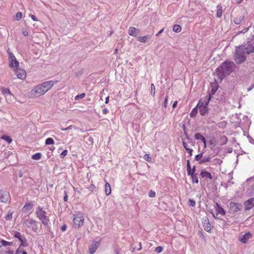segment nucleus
<instances>
[{
    "label": "nucleus",
    "instance_id": "25",
    "mask_svg": "<svg viewBox=\"0 0 254 254\" xmlns=\"http://www.w3.org/2000/svg\"><path fill=\"white\" fill-rule=\"evenodd\" d=\"M0 248L3 246L4 247L11 246L12 242H7L4 240L0 239Z\"/></svg>",
    "mask_w": 254,
    "mask_h": 254
},
{
    "label": "nucleus",
    "instance_id": "16",
    "mask_svg": "<svg viewBox=\"0 0 254 254\" xmlns=\"http://www.w3.org/2000/svg\"><path fill=\"white\" fill-rule=\"evenodd\" d=\"M128 34L130 36L135 37L140 32V30L137 29L134 27H130L128 29Z\"/></svg>",
    "mask_w": 254,
    "mask_h": 254
},
{
    "label": "nucleus",
    "instance_id": "1",
    "mask_svg": "<svg viewBox=\"0 0 254 254\" xmlns=\"http://www.w3.org/2000/svg\"><path fill=\"white\" fill-rule=\"evenodd\" d=\"M234 65L233 62L226 61L216 68V76L220 82H221L226 76L229 75L232 73Z\"/></svg>",
    "mask_w": 254,
    "mask_h": 254
},
{
    "label": "nucleus",
    "instance_id": "7",
    "mask_svg": "<svg viewBox=\"0 0 254 254\" xmlns=\"http://www.w3.org/2000/svg\"><path fill=\"white\" fill-rule=\"evenodd\" d=\"M229 205L230 208L229 212L230 213H235L239 210H241L243 208V205L242 204L234 202H231Z\"/></svg>",
    "mask_w": 254,
    "mask_h": 254
},
{
    "label": "nucleus",
    "instance_id": "57",
    "mask_svg": "<svg viewBox=\"0 0 254 254\" xmlns=\"http://www.w3.org/2000/svg\"><path fill=\"white\" fill-rule=\"evenodd\" d=\"M22 33L23 36H28V32L26 30H22Z\"/></svg>",
    "mask_w": 254,
    "mask_h": 254
},
{
    "label": "nucleus",
    "instance_id": "31",
    "mask_svg": "<svg viewBox=\"0 0 254 254\" xmlns=\"http://www.w3.org/2000/svg\"><path fill=\"white\" fill-rule=\"evenodd\" d=\"M197 111H198V108H197V107H196L195 108H194L191 110V111L190 112V117H191V118L195 117L197 113Z\"/></svg>",
    "mask_w": 254,
    "mask_h": 254
},
{
    "label": "nucleus",
    "instance_id": "52",
    "mask_svg": "<svg viewBox=\"0 0 254 254\" xmlns=\"http://www.w3.org/2000/svg\"><path fill=\"white\" fill-rule=\"evenodd\" d=\"M67 200H68V193L66 190H65L64 191V202H66L67 201Z\"/></svg>",
    "mask_w": 254,
    "mask_h": 254
},
{
    "label": "nucleus",
    "instance_id": "5",
    "mask_svg": "<svg viewBox=\"0 0 254 254\" xmlns=\"http://www.w3.org/2000/svg\"><path fill=\"white\" fill-rule=\"evenodd\" d=\"M84 220V217L81 213L78 212L77 214H74L73 223L74 227L76 229L80 228L83 225Z\"/></svg>",
    "mask_w": 254,
    "mask_h": 254
},
{
    "label": "nucleus",
    "instance_id": "15",
    "mask_svg": "<svg viewBox=\"0 0 254 254\" xmlns=\"http://www.w3.org/2000/svg\"><path fill=\"white\" fill-rule=\"evenodd\" d=\"M34 206V202L32 201L26 202L22 208L24 212H27L31 210Z\"/></svg>",
    "mask_w": 254,
    "mask_h": 254
},
{
    "label": "nucleus",
    "instance_id": "13",
    "mask_svg": "<svg viewBox=\"0 0 254 254\" xmlns=\"http://www.w3.org/2000/svg\"><path fill=\"white\" fill-rule=\"evenodd\" d=\"M245 209L246 211L249 210L254 207V197L251 198L246 200L244 203Z\"/></svg>",
    "mask_w": 254,
    "mask_h": 254
},
{
    "label": "nucleus",
    "instance_id": "45",
    "mask_svg": "<svg viewBox=\"0 0 254 254\" xmlns=\"http://www.w3.org/2000/svg\"><path fill=\"white\" fill-rule=\"evenodd\" d=\"M203 136L199 132H197L194 135V138L196 140H200Z\"/></svg>",
    "mask_w": 254,
    "mask_h": 254
},
{
    "label": "nucleus",
    "instance_id": "26",
    "mask_svg": "<svg viewBox=\"0 0 254 254\" xmlns=\"http://www.w3.org/2000/svg\"><path fill=\"white\" fill-rule=\"evenodd\" d=\"M13 235L14 238L17 239L19 241H21L23 238H25L24 235H22L20 232L17 231H15L14 232Z\"/></svg>",
    "mask_w": 254,
    "mask_h": 254
},
{
    "label": "nucleus",
    "instance_id": "18",
    "mask_svg": "<svg viewBox=\"0 0 254 254\" xmlns=\"http://www.w3.org/2000/svg\"><path fill=\"white\" fill-rule=\"evenodd\" d=\"M252 235L250 232H247L243 235L242 237L240 239V241L244 244H246L247 241L250 239Z\"/></svg>",
    "mask_w": 254,
    "mask_h": 254
},
{
    "label": "nucleus",
    "instance_id": "59",
    "mask_svg": "<svg viewBox=\"0 0 254 254\" xmlns=\"http://www.w3.org/2000/svg\"><path fill=\"white\" fill-rule=\"evenodd\" d=\"M66 228H67V226L65 224H64V225H63L61 227V230L63 232H64L66 231Z\"/></svg>",
    "mask_w": 254,
    "mask_h": 254
},
{
    "label": "nucleus",
    "instance_id": "29",
    "mask_svg": "<svg viewBox=\"0 0 254 254\" xmlns=\"http://www.w3.org/2000/svg\"><path fill=\"white\" fill-rule=\"evenodd\" d=\"M211 98L212 97H211L210 95H208L206 98L203 99L204 106L207 107Z\"/></svg>",
    "mask_w": 254,
    "mask_h": 254
},
{
    "label": "nucleus",
    "instance_id": "44",
    "mask_svg": "<svg viewBox=\"0 0 254 254\" xmlns=\"http://www.w3.org/2000/svg\"><path fill=\"white\" fill-rule=\"evenodd\" d=\"M143 158L144 160H145L146 161H147L149 162L151 161V157L150 156V155L149 154H145L143 156Z\"/></svg>",
    "mask_w": 254,
    "mask_h": 254
},
{
    "label": "nucleus",
    "instance_id": "48",
    "mask_svg": "<svg viewBox=\"0 0 254 254\" xmlns=\"http://www.w3.org/2000/svg\"><path fill=\"white\" fill-rule=\"evenodd\" d=\"M163 248L161 246H158L155 248V252L157 253H160L162 252Z\"/></svg>",
    "mask_w": 254,
    "mask_h": 254
},
{
    "label": "nucleus",
    "instance_id": "36",
    "mask_svg": "<svg viewBox=\"0 0 254 254\" xmlns=\"http://www.w3.org/2000/svg\"><path fill=\"white\" fill-rule=\"evenodd\" d=\"M54 140L52 138L49 137L45 141L46 145H52L54 144Z\"/></svg>",
    "mask_w": 254,
    "mask_h": 254
},
{
    "label": "nucleus",
    "instance_id": "10",
    "mask_svg": "<svg viewBox=\"0 0 254 254\" xmlns=\"http://www.w3.org/2000/svg\"><path fill=\"white\" fill-rule=\"evenodd\" d=\"M202 223L204 230L209 232H211V228L209 222V220L207 217H203L202 219Z\"/></svg>",
    "mask_w": 254,
    "mask_h": 254
},
{
    "label": "nucleus",
    "instance_id": "30",
    "mask_svg": "<svg viewBox=\"0 0 254 254\" xmlns=\"http://www.w3.org/2000/svg\"><path fill=\"white\" fill-rule=\"evenodd\" d=\"M216 16L218 18L220 17L222 13V7L220 5H218Z\"/></svg>",
    "mask_w": 254,
    "mask_h": 254
},
{
    "label": "nucleus",
    "instance_id": "51",
    "mask_svg": "<svg viewBox=\"0 0 254 254\" xmlns=\"http://www.w3.org/2000/svg\"><path fill=\"white\" fill-rule=\"evenodd\" d=\"M156 193L154 191L152 190H150L148 193V196L150 197H155Z\"/></svg>",
    "mask_w": 254,
    "mask_h": 254
},
{
    "label": "nucleus",
    "instance_id": "32",
    "mask_svg": "<svg viewBox=\"0 0 254 254\" xmlns=\"http://www.w3.org/2000/svg\"><path fill=\"white\" fill-rule=\"evenodd\" d=\"M1 138L3 140H4L6 142H7L8 143H10L12 139L10 138L9 136L6 135H3L1 137Z\"/></svg>",
    "mask_w": 254,
    "mask_h": 254
},
{
    "label": "nucleus",
    "instance_id": "56",
    "mask_svg": "<svg viewBox=\"0 0 254 254\" xmlns=\"http://www.w3.org/2000/svg\"><path fill=\"white\" fill-rule=\"evenodd\" d=\"M185 127H184V134L186 136V138L188 140H191V139L189 137V136H188L186 131L185 130Z\"/></svg>",
    "mask_w": 254,
    "mask_h": 254
},
{
    "label": "nucleus",
    "instance_id": "23",
    "mask_svg": "<svg viewBox=\"0 0 254 254\" xmlns=\"http://www.w3.org/2000/svg\"><path fill=\"white\" fill-rule=\"evenodd\" d=\"M150 38L151 36L148 34L144 36L139 37L137 40L140 42L145 43H146L147 39H150Z\"/></svg>",
    "mask_w": 254,
    "mask_h": 254
},
{
    "label": "nucleus",
    "instance_id": "4",
    "mask_svg": "<svg viewBox=\"0 0 254 254\" xmlns=\"http://www.w3.org/2000/svg\"><path fill=\"white\" fill-rule=\"evenodd\" d=\"M45 93L46 92L44 87H42V85L40 84L31 90L30 94L31 97H37L44 95Z\"/></svg>",
    "mask_w": 254,
    "mask_h": 254
},
{
    "label": "nucleus",
    "instance_id": "6",
    "mask_svg": "<svg viewBox=\"0 0 254 254\" xmlns=\"http://www.w3.org/2000/svg\"><path fill=\"white\" fill-rule=\"evenodd\" d=\"M23 224L26 227L31 229L34 232H37L38 229L37 221L32 218H28L24 221Z\"/></svg>",
    "mask_w": 254,
    "mask_h": 254
},
{
    "label": "nucleus",
    "instance_id": "61",
    "mask_svg": "<svg viewBox=\"0 0 254 254\" xmlns=\"http://www.w3.org/2000/svg\"><path fill=\"white\" fill-rule=\"evenodd\" d=\"M186 151L190 154V156L192 155V153L193 151V150L192 149L189 148Z\"/></svg>",
    "mask_w": 254,
    "mask_h": 254
},
{
    "label": "nucleus",
    "instance_id": "37",
    "mask_svg": "<svg viewBox=\"0 0 254 254\" xmlns=\"http://www.w3.org/2000/svg\"><path fill=\"white\" fill-rule=\"evenodd\" d=\"M216 211L218 214H220L222 215H224L225 214V211L221 206L219 208H216Z\"/></svg>",
    "mask_w": 254,
    "mask_h": 254
},
{
    "label": "nucleus",
    "instance_id": "2",
    "mask_svg": "<svg viewBox=\"0 0 254 254\" xmlns=\"http://www.w3.org/2000/svg\"><path fill=\"white\" fill-rule=\"evenodd\" d=\"M35 214L37 217L41 221V223L47 228L49 227L50 219L47 215V212L43 207L38 206L36 209Z\"/></svg>",
    "mask_w": 254,
    "mask_h": 254
},
{
    "label": "nucleus",
    "instance_id": "17",
    "mask_svg": "<svg viewBox=\"0 0 254 254\" xmlns=\"http://www.w3.org/2000/svg\"><path fill=\"white\" fill-rule=\"evenodd\" d=\"M218 87V85L217 83H213L211 84V89L210 91L208 93V95H210L212 97V96L214 95L216 92L217 91Z\"/></svg>",
    "mask_w": 254,
    "mask_h": 254
},
{
    "label": "nucleus",
    "instance_id": "3",
    "mask_svg": "<svg viewBox=\"0 0 254 254\" xmlns=\"http://www.w3.org/2000/svg\"><path fill=\"white\" fill-rule=\"evenodd\" d=\"M243 49H244L243 47L239 46L237 47L235 52L234 61L238 64H242L246 60V53L244 52Z\"/></svg>",
    "mask_w": 254,
    "mask_h": 254
},
{
    "label": "nucleus",
    "instance_id": "11",
    "mask_svg": "<svg viewBox=\"0 0 254 254\" xmlns=\"http://www.w3.org/2000/svg\"><path fill=\"white\" fill-rule=\"evenodd\" d=\"M15 73L19 79L23 80L26 77V72L23 69L17 68L15 70Z\"/></svg>",
    "mask_w": 254,
    "mask_h": 254
},
{
    "label": "nucleus",
    "instance_id": "40",
    "mask_svg": "<svg viewBox=\"0 0 254 254\" xmlns=\"http://www.w3.org/2000/svg\"><path fill=\"white\" fill-rule=\"evenodd\" d=\"M155 93V85L153 83H152L151 84V91H150V94L152 96H154Z\"/></svg>",
    "mask_w": 254,
    "mask_h": 254
},
{
    "label": "nucleus",
    "instance_id": "34",
    "mask_svg": "<svg viewBox=\"0 0 254 254\" xmlns=\"http://www.w3.org/2000/svg\"><path fill=\"white\" fill-rule=\"evenodd\" d=\"M42 156V154L40 152L36 153L32 156V159L33 160H39Z\"/></svg>",
    "mask_w": 254,
    "mask_h": 254
},
{
    "label": "nucleus",
    "instance_id": "38",
    "mask_svg": "<svg viewBox=\"0 0 254 254\" xmlns=\"http://www.w3.org/2000/svg\"><path fill=\"white\" fill-rule=\"evenodd\" d=\"M197 175H198V174L196 173L195 174L193 175V176H190V177L192 179V183H196V184H197L198 183Z\"/></svg>",
    "mask_w": 254,
    "mask_h": 254
},
{
    "label": "nucleus",
    "instance_id": "19",
    "mask_svg": "<svg viewBox=\"0 0 254 254\" xmlns=\"http://www.w3.org/2000/svg\"><path fill=\"white\" fill-rule=\"evenodd\" d=\"M200 175L201 176V178H204L209 179L210 180L212 179V176L211 174L209 172L206 171L205 170H202L201 171Z\"/></svg>",
    "mask_w": 254,
    "mask_h": 254
},
{
    "label": "nucleus",
    "instance_id": "42",
    "mask_svg": "<svg viewBox=\"0 0 254 254\" xmlns=\"http://www.w3.org/2000/svg\"><path fill=\"white\" fill-rule=\"evenodd\" d=\"M1 90H2V92L3 94H4L5 95H11V93L9 89L2 88Z\"/></svg>",
    "mask_w": 254,
    "mask_h": 254
},
{
    "label": "nucleus",
    "instance_id": "54",
    "mask_svg": "<svg viewBox=\"0 0 254 254\" xmlns=\"http://www.w3.org/2000/svg\"><path fill=\"white\" fill-rule=\"evenodd\" d=\"M23 249H21V247H19L18 248L15 252V254H20L22 253V251H24Z\"/></svg>",
    "mask_w": 254,
    "mask_h": 254
},
{
    "label": "nucleus",
    "instance_id": "63",
    "mask_svg": "<svg viewBox=\"0 0 254 254\" xmlns=\"http://www.w3.org/2000/svg\"><path fill=\"white\" fill-rule=\"evenodd\" d=\"M83 72V69H82L81 70H80L77 73H76V76H79V75H81Z\"/></svg>",
    "mask_w": 254,
    "mask_h": 254
},
{
    "label": "nucleus",
    "instance_id": "55",
    "mask_svg": "<svg viewBox=\"0 0 254 254\" xmlns=\"http://www.w3.org/2000/svg\"><path fill=\"white\" fill-rule=\"evenodd\" d=\"M167 104H168V96H167L165 97V100H164V104H163V106H164V107L165 108H167Z\"/></svg>",
    "mask_w": 254,
    "mask_h": 254
},
{
    "label": "nucleus",
    "instance_id": "24",
    "mask_svg": "<svg viewBox=\"0 0 254 254\" xmlns=\"http://www.w3.org/2000/svg\"><path fill=\"white\" fill-rule=\"evenodd\" d=\"M105 191L106 194L109 195L111 193V189L110 185L109 183H106L105 185Z\"/></svg>",
    "mask_w": 254,
    "mask_h": 254
},
{
    "label": "nucleus",
    "instance_id": "39",
    "mask_svg": "<svg viewBox=\"0 0 254 254\" xmlns=\"http://www.w3.org/2000/svg\"><path fill=\"white\" fill-rule=\"evenodd\" d=\"M12 212L9 211L7 214L5 216V218L7 221H9L12 219Z\"/></svg>",
    "mask_w": 254,
    "mask_h": 254
},
{
    "label": "nucleus",
    "instance_id": "33",
    "mask_svg": "<svg viewBox=\"0 0 254 254\" xmlns=\"http://www.w3.org/2000/svg\"><path fill=\"white\" fill-rule=\"evenodd\" d=\"M243 19H244L243 16H240L239 17L235 18L233 21L235 24L238 25L241 23V22L243 20Z\"/></svg>",
    "mask_w": 254,
    "mask_h": 254
},
{
    "label": "nucleus",
    "instance_id": "43",
    "mask_svg": "<svg viewBox=\"0 0 254 254\" xmlns=\"http://www.w3.org/2000/svg\"><path fill=\"white\" fill-rule=\"evenodd\" d=\"M20 245L19 247H26L27 246V244H26V240L25 237L24 238H23V239L20 241Z\"/></svg>",
    "mask_w": 254,
    "mask_h": 254
},
{
    "label": "nucleus",
    "instance_id": "21",
    "mask_svg": "<svg viewBox=\"0 0 254 254\" xmlns=\"http://www.w3.org/2000/svg\"><path fill=\"white\" fill-rule=\"evenodd\" d=\"M12 58V60H11L9 63V66L11 68H18L19 66V62L16 60L15 57H13Z\"/></svg>",
    "mask_w": 254,
    "mask_h": 254
},
{
    "label": "nucleus",
    "instance_id": "49",
    "mask_svg": "<svg viewBox=\"0 0 254 254\" xmlns=\"http://www.w3.org/2000/svg\"><path fill=\"white\" fill-rule=\"evenodd\" d=\"M189 205L191 207L195 206V205L196 204L195 201L194 200L191 199H189Z\"/></svg>",
    "mask_w": 254,
    "mask_h": 254
},
{
    "label": "nucleus",
    "instance_id": "22",
    "mask_svg": "<svg viewBox=\"0 0 254 254\" xmlns=\"http://www.w3.org/2000/svg\"><path fill=\"white\" fill-rule=\"evenodd\" d=\"M199 111L200 114L201 116H205L207 115V114L208 113V107H205V106L200 107L199 108Z\"/></svg>",
    "mask_w": 254,
    "mask_h": 254
},
{
    "label": "nucleus",
    "instance_id": "53",
    "mask_svg": "<svg viewBox=\"0 0 254 254\" xmlns=\"http://www.w3.org/2000/svg\"><path fill=\"white\" fill-rule=\"evenodd\" d=\"M183 139V146L185 148L186 150H187L188 149H189V148L188 147V144L185 141L184 139Z\"/></svg>",
    "mask_w": 254,
    "mask_h": 254
},
{
    "label": "nucleus",
    "instance_id": "8",
    "mask_svg": "<svg viewBox=\"0 0 254 254\" xmlns=\"http://www.w3.org/2000/svg\"><path fill=\"white\" fill-rule=\"evenodd\" d=\"M254 42L252 43V41L247 42V46L246 45H241L240 47H243L244 49V52L246 53V54H250L252 53H254Z\"/></svg>",
    "mask_w": 254,
    "mask_h": 254
},
{
    "label": "nucleus",
    "instance_id": "47",
    "mask_svg": "<svg viewBox=\"0 0 254 254\" xmlns=\"http://www.w3.org/2000/svg\"><path fill=\"white\" fill-rule=\"evenodd\" d=\"M85 96V93H82L81 94L76 95L74 99H75V100H78L79 99H81V98H84Z\"/></svg>",
    "mask_w": 254,
    "mask_h": 254
},
{
    "label": "nucleus",
    "instance_id": "12",
    "mask_svg": "<svg viewBox=\"0 0 254 254\" xmlns=\"http://www.w3.org/2000/svg\"><path fill=\"white\" fill-rule=\"evenodd\" d=\"M100 240L98 241H93L91 245L89 248V253L90 254H93L98 248L100 246Z\"/></svg>",
    "mask_w": 254,
    "mask_h": 254
},
{
    "label": "nucleus",
    "instance_id": "62",
    "mask_svg": "<svg viewBox=\"0 0 254 254\" xmlns=\"http://www.w3.org/2000/svg\"><path fill=\"white\" fill-rule=\"evenodd\" d=\"M108 112H109V110L107 108L103 109V110L102 111V113H103V114H106Z\"/></svg>",
    "mask_w": 254,
    "mask_h": 254
},
{
    "label": "nucleus",
    "instance_id": "35",
    "mask_svg": "<svg viewBox=\"0 0 254 254\" xmlns=\"http://www.w3.org/2000/svg\"><path fill=\"white\" fill-rule=\"evenodd\" d=\"M181 30L182 28L180 25L177 24H175V25H174L173 30L175 32L179 33L181 32Z\"/></svg>",
    "mask_w": 254,
    "mask_h": 254
},
{
    "label": "nucleus",
    "instance_id": "60",
    "mask_svg": "<svg viewBox=\"0 0 254 254\" xmlns=\"http://www.w3.org/2000/svg\"><path fill=\"white\" fill-rule=\"evenodd\" d=\"M30 16H31L32 19L33 21H38V19L37 18V17L35 15H31Z\"/></svg>",
    "mask_w": 254,
    "mask_h": 254
},
{
    "label": "nucleus",
    "instance_id": "28",
    "mask_svg": "<svg viewBox=\"0 0 254 254\" xmlns=\"http://www.w3.org/2000/svg\"><path fill=\"white\" fill-rule=\"evenodd\" d=\"M203 155V153L201 152V153L195 156L194 160L196 161H198V164H200V162L202 160Z\"/></svg>",
    "mask_w": 254,
    "mask_h": 254
},
{
    "label": "nucleus",
    "instance_id": "27",
    "mask_svg": "<svg viewBox=\"0 0 254 254\" xmlns=\"http://www.w3.org/2000/svg\"><path fill=\"white\" fill-rule=\"evenodd\" d=\"M211 158L209 155H205L204 156H203L202 158V160L200 162V164H203L205 163L209 162H210Z\"/></svg>",
    "mask_w": 254,
    "mask_h": 254
},
{
    "label": "nucleus",
    "instance_id": "50",
    "mask_svg": "<svg viewBox=\"0 0 254 254\" xmlns=\"http://www.w3.org/2000/svg\"><path fill=\"white\" fill-rule=\"evenodd\" d=\"M67 150H64L60 154V157L61 158H64L65 156L67 155Z\"/></svg>",
    "mask_w": 254,
    "mask_h": 254
},
{
    "label": "nucleus",
    "instance_id": "46",
    "mask_svg": "<svg viewBox=\"0 0 254 254\" xmlns=\"http://www.w3.org/2000/svg\"><path fill=\"white\" fill-rule=\"evenodd\" d=\"M205 106H204V103H203V99H201L198 102L197 106L196 107H197V108H199L200 107H204Z\"/></svg>",
    "mask_w": 254,
    "mask_h": 254
},
{
    "label": "nucleus",
    "instance_id": "20",
    "mask_svg": "<svg viewBox=\"0 0 254 254\" xmlns=\"http://www.w3.org/2000/svg\"><path fill=\"white\" fill-rule=\"evenodd\" d=\"M187 171L188 176H191L196 174L191 170V165L189 160H187Z\"/></svg>",
    "mask_w": 254,
    "mask_h": 254
},
{
    "label": "nucleus",
    "instance_id": "41",
    "mask_svg": "<svg viewBox=\"0 0 254 254\" xmlns=\"http://www.w3.org/2000/svg\"><path fill=\"white\" fill-rule=\"evenodd\" d=\"M22 17V13L18 12L16 14L15 19L17 21H19Z\"/></svg>",
    "mask_w": 254,
    "mask_h": 254
},
{
    "label": "nucleus",
    "instance_id": "14",
    "mask_svg": "<svg viewBox=\"0 0 254 254\" xmlns=\"http://www.w3.org/2000/svg\"><path fill=\"white\" fill-rule=\"evenodd\" d=\"M57 82V81H53V80H49L41 83V84L46 92L53 86L55 83Z\"/></svg>",
    "mask_w": 254,
    "mask_h": 254
},
{
    "label": "nucleus",
    "instance_id": "64",
    "mask_svg": "<svg viewBox=\"0 0 254 254\" xmlns=\"http://www.w3.org/2000/svg\"><path fill=\"white\" fill-rule=\"evenodd\" d=\"M6 253L8 254H14L13 251L11 250H8Z\"/></svg>",
    "mask_w": 254,
    "mask_h": 254
},
{
    "label": "nucleus",
    "instance_id": "9",
    "mask_svg": "<svg viewBox=\"0 0 254 254\" xmlns=\"http://www.w3.org/2000/svg\"><path fill=\"white\" fill-rule=\"evenodd\" d=\"M0 200L1 202L6 203L10 198V194L8 191L6 190H0Z\"/></svg>",
    "mask_w": 254,
    "mask_h": 254
},
{
    "label": "nucleus",
    "instance_id": "58",
    "mask_svg": "<svg viewBox=\"0 0 254 254\" xmlns=\"http://www.w3.org/2000/svg\"><path fill=\"white\" fill-rule=\"evenodd\" d=\"M89 189L92 192H93L94 190L95 189V186L94 185L91 184L90 186Z\"/></svg>",
    "mask_w": 254,
    "mask_h": 254
}]
</instances>
